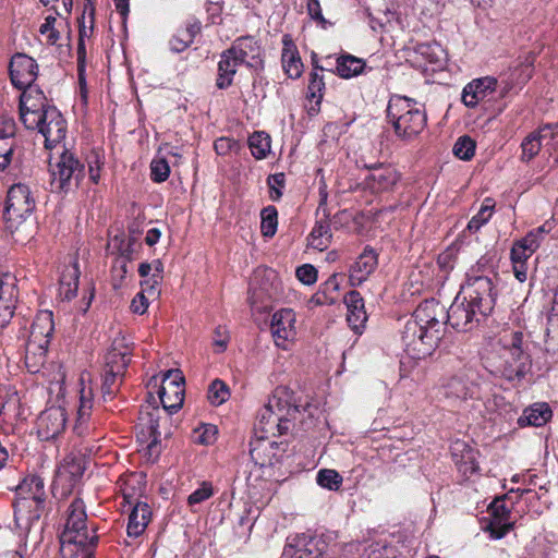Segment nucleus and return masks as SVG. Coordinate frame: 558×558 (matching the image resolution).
Listing matches in <instances>:
<instances>
[{"mask_svg": "<svg viewBox=\"0 0 558 558\" xmlns=\"http://www.w3.org/2000/svg\"><path fill=\"white\" fill-rule=\"evenodd\" d=\"M497 274L494 270L493 259L482 256L475 265L466 272L465 283L462 286V293L484 295V307L488 308L493 299L497 296L495 280Z\"/></svg>", "mask_w": 558, "mask_h": 558, "instance_id": "6", "label": "nucleus"}, {"mask_svg": "<svg viewBox=\"0 0 558 558\" xmlns=\"http://www.w3.org/2000/svg\"><path fill=\"white\" fill-rule=\"evenodd\" d=\"M84 468L75 458L65 459L64 464L59 470V476L69 475L73 482L83 475Z\"/></svg>", "mask_w": 558, "mask_h": 558, "instance_id": "54", "label": "nucleus"}, {"mask_svg": "<svg viewBox=\"0 0 558 558\" xmlns=\"http://www.w3.org/2000/svg\"><path fill=\"white\" fill-rule=\"evenodd\" d=\"M56 24L57 17L50 14L45 17V22L39 27V33L46 37L48 45H56L60 39V31Z\"/></svg>", "mask_w": 558, "mask_h": 558, "instance_id": "50", "label": "nucleus"}, {"mask_svg": "<svg viewBox=\"0 0 558 558\" xmlns=\"http://www.w3.org/2000/svg\"><path fill=\"white\" fill-rule=\"evenodd\" d=\"M130 348L124 343V339H116L111 349L106 355V372L123 375L130 362Z\"/></svg>", "mask_w": 558, "mask_h": 558, "instance_id": "26", "label": "nucleus"}, {"mask_svg": "<svg viewBox=\"0 0 558 558\" xmlns=\"http://www.w3.org/2000/svg\"><path fill=\"white\" fill-rule=\"evenodd\" d=\"M161 280L158 278V274H151L146 280L142 282L143 291L141 293H147L150 296H157L159 294L158 286Z\"/></svg>", "mask_w": 558, "mask_h": 558, "instance_id": "62", "label": "nucleus"}, {"mask_svg": "<svg viewBox=\"0 0 558 558\" xmlns=\"http://www.w3.org/2000/svg\"><path fill=\"white\" fill-rule=\"evenodd\" d=\"M213 495V488L210 484L203 483L199 488L194 490L187 498L189 505L201 504L208 499Z\"/></svg>", "mask_w": 558, "mask_h": 558, "instance_id": "57", "label": "nucleus"}, {"mask_svg": "<svg viewBox=\"0 0 558 558\" xmlns=\"http://www.w3.org/2000/svg\"><path fill=\"white\" fill-rule=\"evenodd\" d=\"M270 137L265 132H254L248 137V147L256 159H264L270 151Z\"/></svg>", "mask_w": 558, "mask_h": 558, "instance_id": "41", "label": "nucleus"}, {"mask_svg": "<svg viewBox=\"0 0 558 558\" xmlns=\"http://www.w3.org/2000/svg\"><path fill=\"white\" fill-rule=\"evenodd\" d=\"M37 63L33 58L24 53L14 54L9 66L12 84L19 89L33 86L37 77Z\"/></svg>", "mask_w": 558, "mask_h": 558, "instance_id": "18", "label": "nucleus"}, {"mask_svg": "<svg viewBox=\"0 0 558 558\" xmlns=\"http://www.w3.org/2000/svg\"><path fill=\"white\" fill-rule=\"evenodd\" d=\"M35 199L27 185L13 184L7 195L4 220L7 229L13 234L26 229L32 223Z\"/></svg>", "mask_w": 558, "mask_h": 558, "instance_id": "5", "label": "nucleus"}, {"mask_svg": "<svg viewBox=\"0 0 558 558\" xmlns=\"http://www.w3.org/2000/svg\"><path fill=\"white\" fill-rule=\"evenodd\" d=\"M369 174L365 178V185L374 193L390 191L399 181L400 175L391 166H369Z\"/></svg>", "mask_w": 558, "mask_h": 558, "instance_id": "20", "label": "nucleus"}, {"mask_svg": "<svg viewBox=\"0 0 558 558\" xmlns=\"http://www.w3.org/2000/svg\"><path fill=\"white\" fill-rule=\"evenodd\" d=\"M291 418H294V415H286L282 417H272V418H270L269 424H266V421H265L264 424H259V426L266 433L274 434V430L277 429L279 435H284L290 429Z\"/></svg>", "mask_w": 558, "mask_h": 558, "instance_id": "51", "label": "nucleus"}, {"mask_svg": "<svg viewBox=\"0 0 558 558\" xmlns=\"http://www.w3.org/2000/svg\"><path fill=\"white\" fill-rule=\"evenodd\" d=\"M558 140V122L555 124H545L537 131L530 133L522 142V159L531 160L541 148L546 147L551 153L553 143Z\"/></svg>", "mask_w": 558, "mask_h": 558, "instance_id": "14", "label": "nucleus"}, {"mask_svg": "<svg viewBox=\"0 0 558 558\" xmlns=\"http://www.w3.org/2000/svg\"><path fill=\"white\" fill-rule=\"evenodd\" d=\"M17 278L5 271L0 274V328H3L13 317L17 302Z\"/></svg>", "mask_w": 558, "mask_h": 558, "instance_id": "17", "label": "nucleus"}, {"mask_svg": "<svg viewBox=\"0 0 558 558\" xmlns=\"http://www.w3.org/2000/svg\"><path fill=\"white\" fill-rule=\"evenodd\" d=\"M311 245L320 251L325 250L330 243L331 231L327 220L316 222L311 232Z\"/></svg>", "mask_w": 558, "mask_h": 558, "instance_id": "42", "label": "nucleus"}, {"mask_svg": "<svg viewBox=\"0 0 558 558\" xmlns=\"http://www.w3.org/2000/svg\"><path fill=\"white\" fill-rule=\"evenodd\" d=\"M523 333L513 331L502 338L505 350L509 353L511 361H506L501 374L508 380L521 379L530 368L529 355L522 349Z\"/></svg>", "mask_w": 558, "mask_h": 558, "instance_id": "9", "label": "nucleus"}, {"mask_svg": "<svg viewBox=\"0 0 558 558\" xmlns=\"http://www.w3.org/2000/svg\"><path fill=\"white\" fill-rule=\"evenodd\" d=\"M296 316L291 308L277 311L271 318V332L278 347L286 348L287 342L296 336Z\"/></svg>", "mask_w": 558, "mask_h": 558, "instance_id": "19", "label": "nucleus"}, {"mask_svg": "<svg viewBox=\"0 0 558 558\" xmlns=\"http://www.w3.org/2000/svg\"><path fill=\"white\" fill-rule=\"evenodd\" d=\"M44 480L38 475L26 477L17 488L19 498L14 502V515L16 520H37L44 507L46 494Z\"/></svg>", "mask_w": 558, "mask_h": 558, "instance_id": "8", "label": "nucleus"}, {"mask_svg": "<svg viewBox=\"0 0 558 558\" xmlns=\"http://www.w3.org/2000/svg\"><path fill=\"white\" fill-rule=\"evenodd\" d=\"M515 243L521 244L523 250H526L527 253L534 254L536 250L539 247L541 242L537 240L535 234L529 232L521 240L515 241Z\"/></svg>", "mask_w": 558, "mask_h": 558, "instance_id": "64", "label": "nucleus"}, {"mask_svg": "<svg viewBox=\"0 0 558 558\" xmlns=\"http://www.w3.org/2000/svg\"><path fill=\"white\" fill-rule=\"evenodd\" d=\"M387 122L401 140L416 137L425 128L427 117L424 106L416 100L395 95L390 97L386 109Z\"/></svg>", "mask_w": 558, "mask_h": 558, "instance_id": "4", "label": "nucleus"}, {"mask_svg": "<svg viewBox=\"0 0 558 558\" xmlns=\"http://www.w3.org/2000/svg\"><path fill=\"white\" fill-rule=\"evenodd\" d=\"M340 289V280L337 274L331 275L322 286L319 291L314 295L317 304L330 305L338 300Z\"/></svg>", "mask_w": 558, "mask_h": 558, "instance_id": "38", "label": "nucleus"}, {"mask_svg": "<svg viewBox=\"0 0 558 558\" xmlns=\"http://www.w3.org/2000/svg\"><path fill=\"white\" fill-rule=\"evenodd\" d=\"M531 75V64H525L515 68L509 78L501 80L500 83L492 76L473 80L464 86L461 99L466 107L474 108L482 101L496 99L497 93L500 98H504L514 87L525 84Z\"/></svg>", "mask_w": 558, "mask_h": 558, "instance_id": "3", "label": "nucleus"}, {"mask_svg": "<svg viewBox=\"0 0 558 558\" xmlns=\"http://www.w3.org/2000/svg\"><path fill=\"white\" fill-rule=\"evenodd\" d=\"M307 13L317 23H319L323 27L326 26L327 21L325 20L319 0H307Z\"/></svg>", "mask_w": 558, "mask_h": 558, "instance_id": "60", "label": "nucleus"}, {"mask_svg": "<svg viewBox=\"0 0 558 558\" xmlns=\"http://www.w3.org/2000/svg\"><path fill=\"white\" fill-rule=\"evenodd\" d=\"M122 375L106 372L101 383V398L105 402L112 400L119 389L118 378Z\"/></svg>", "mask_w": 558, "mask_h": 558, "instance_id": "49", "label": "nucleus"}, {"mask_svg": "<svg viewBox=\"0 0 558 558\" xmlns=\"http://www.w3.org/2000/svg\"><path fill=\"white\" fill-rule=\"evenodd\" d=\"M53 328L52 313H39L32 324L28 341L48 345Z\"/></svg>", "mask_w": 558, "mask_h": 558, "instance_id": "27", "label": "nucleus"}, {"mask_svg": "<svg viewBox=\"0 0 558 558\" xmlns=\"http://www.w3.org/2000/svg\"><path fill=\"white\" fill-rule=\"evenodd\" d=\"M284 184V174L276 173L268 178V185L271 190V198L277 201L281 197L282 193L279 187H282Z\"/></svg>", "mask_w": 558, "mask_h": 558, "instance_id": "61", "label": "nucleus"}, {"mask_svg": "<svg viewBox=\"0 0 558 558\" xmlns=\"http://www.w3.org/2000/svg\"><path fill=\"white\" fill-rule=\"evenodd\" d=\"M230 397L228 385L220 380L215 379L208 388V400L213 405H220L226 402Z\"/></svg>", "mask_w": 558, "mask_h": 558, "instance_id": "46", "label": "nucleus"}, {"mask_svg": "<svg viewBox=\"0 0 558 558\" xmlns=\"http://www.w3.org/2000/svg\"><path fill=\"white\" fill-rule=\"evenodd\" d=\"M50 175L51 190L68 193L80 186L85 166L73 153L63 149L56 162H50Z\"/></svg>", "mask_w": 558, "mask_h": 558, "instance_id": "7", "label": "nucleus"}, {"mask_svg": "<svg viewBox=\"0 0 558 558\" xmlns=\"http://www.w3.org/2000/svg\"><path fill=\"white\" fill-rule=\"evenodd\" d=\"M214 148L218 155H227L231 151H238L240 144L238 141L230 137H220L215 141Z\"/></svg>", "mask_w": 558, "mask_h": 558, "instance_id": "55", "label": "nucleus"}, {"mask_svg": "<svg viewBox=\"0 0 558 558\" xmlns=\"http://www.w3.org/2000/svg\"><path fill=\"white\" fill-rule=\"evenodd\" d=\"M365 62L351 54H343L336 59V69L339 76L351 78L362 73Z\"/></svg>", "mask_w": 558, "mask_h": 558, "instance_id": "39", "label": "nucleus"}, {"mask_svg": "<svg viewBox=\"0 0 558 558\" xmlns=\"http://www.w3.org/2000/svg\"><path fill=\"white\" fill-rule=\"evenodd\" d=\"M196 433H199L197 436V441L199 444L209 445L216 439L217 428L211 424H206L197 429Z\"/></svg>", "mask_w": 558, "mask_h": 558, "instance_id": "58", "label": "nucleus"}, {"mask_svg": "<svg viewBox=\"0 0 558 558\" xmlns=\"http://www.w3.org/2000/svg\"><path fill=\"white\" fill-rule=\"evenodd\" d=\"M377 254L373 248L365 247L350 269L351 286L362 284L377 268Z\"/></svg>", "mask_w": 558, "mask_h": 558, "instance_id": "24", "label": "nucleus"}, {"mask_svg": "<svg viewBox=\"0 0 558 558\" xmlns=\"http://www.w3.org/2000/svg\"><path fill=\"white\" fill-rule=\"evenodd\" d=\"M324 88L325 83L323 75L317 72H313L308 84V97L315 99L316 105H319L322 101Z\"/></svg>", "mask_w": 558, "mask_h": 558, "instance_id": "53", "label": "nucleus"}, {"mask_svg": "<svg viewBox=\"0 0 558 558\" xmlns=\"http://www.w3.org/2000/svg\"><path fill=\"white\" fill-rule=\"evenodd\" d=\"M184 377L179 369H169L162 379L158 391L160 402L165 411L170 414L182 408L184 401Z\"/></svg>", "mask_w": 558, "mask_h": 558, "instance_id": "12", "label": "nucleus"}, {"mask_svg": "<svg viewBox=\"0 0 558 558\" xmlns=\"http://www.w3.org/2000/svg\"><path fill=\"white\" fill-rule=\"evenodd\" d=\"M477 385L466 375H457L442 387V393L448 399L466 400L477 396Z\"/></svg>", "mask_w": 558, "mask_h": 558, "instance_id": "25", "label": "nucleus"}, {"mask_svg": "<svg viewBox=\"0 0 558 558\" xmlns=\"http://www.w3.org/2000/svg\"><path fill=\"white\" fill-rule=\"evenodd\" d=\"M229 342V332L226 327L218 326L214 331V344L218 352H223Z\"/></svg>", "mask_w": 558, "mask_h": 558, "instance_id": "59", "label": "nucleus"}, {"mask_svg": "<svg viewBox=\"0 0 558 558\" xmlns=\"http://www.w3.org/2000/svg\"><path fill=\"white\" fill-rule=\"evenodd\" d=\"M201 26L198 23L189 24L185 28L179 29L178 33L170 39V49L174 52L185 50L194 40L195 35L199 32Z\"/></svg>", "mask_w": 558, "mask_h": 558, "instance_id": "40", "label": "nucleus"}, {"mask_svg": "<svg viewBox=\"0 0 558 558\" xmlns=\"http://www.w3.org/2000/svg\"><path fill=\"white\" fill-rule=\"evenodd\" d=\"M66 411L62 407H50L37 418V434L41 440H51L61 435L66 427Z\"/></svg>", "mask_w": 558, "mask_h": 558, "instance_id": "16", "label": "nucleus"}, {"mask_svg": "<svg viewBox=\"0 0 558 558\" xmlns=\"http://www.w3.org/2000/svg\"><path fill=\"white\" fill-rule=\"evenodd\" d=\"M80 279L77 263L68 266L61 275L59 294L63 300H71L76 295Z\"/></svg>", "mask_w": 558, "mask_h": 558, "instance_id": "37", "label": "nucleus"}, {"mask_svg": "<svg viewBox=\"0 0 558 558\" xmlns=\"http://www.w3.org/2000/svg\"><path fill=\"white\" fill-rule=\"evenodd\" d=\"M551 417V410L546 403H535L531 408L524 410L522 416L519 417V425L525 426H543Z\"/></svg>", "mask_w": 558, "mask_h": 558, "instance_id": "35", "label": "nucleus"}, {"mask_svg": "<svg viewBox=\"0 0 558 558\" xmlns=\"http://www.w3.org/2000/svg\"><path fill=\"white\" fill-rule=\"evenodd\" d=\"M494 207L495 202L492 198H485L478 213L469 221L468 229L472 232L478 231L490 219Z\"/></svg>", "mask_w": 558, "mask_h": 558, "instance_id": "43", "label": "nucleus"}, {"mask_svg": "<svg viewBox=\"0 0 558 558\" xmlns=\"http://www.w3.org/2000/svg\"><path fill=\"white\" fill-rule=\"evenodd\" d=\"M296 277L301 282L312 284L317 280V270L314 266L305 264L298 267Z\"/></svg>", "mask_w": 558, "mask_h": 558, "instance_id": "56", "label": "nucleus"}, {"mask_svg": "<svg viewBox=\"0 0 558 558\" xmlns=\"http://www.w3.org/2000/svg\"><path fill=\"white\" fill-rule=\"evenodd\" d=\"M151 180L157 183L166 181L170 173V167L166 159H154L150 163Z\"/></svg>", "mask_w": 558, "mask_h": 558, "instance_id": "52", "label": "nucleus"}, {"mask_svg": "<svg viewBox=\"0 0 558 558\" xmlns=\"http://www.w3.org/2000/svg\"><path fill=\"white\" fill-rule=\"evenodd\" d=\"M281 558H331L322 536L295 535L288 538Z\"/></svg>", "mask_w": 558, "mask_h": 558, "instance_id": "10", "label": "nucleus"}, {"mask_svg": "<svg viewBox=\"0 0 558 558\" xmlns=\"http://www.w3.org/2000/svg\"><path fill=\"white\" fill-rule=\"evenodd\" d=\"M344 303L348 308L347 322L350 328L361 335L367 320L363 298L360 292L352 290L345 294Z\"/></svg>", "mask_w": 558, "mask_h": 558, "instance_id": "23", "label": "nucleus"}, {"mask_svg": "<svg viewBox=\"0 0 558 558\" xmlns=\"http://www.w3.org/2000/svg\"><path fill=\"white\" fill-rule=\"evenodd\" d=\"M299 412V407L292 403V392L286 387H277L268 402L258 414V424L270 423L272 417H282L294 415Z\"/></svg>", "mask_w": 558, "mask_h": 558, "instance_id": "13", "label": "nucleus"}, {"mask_svg": "<svg viewBox=\"0 0 558 558\" xmlns=\"http://www.w3.org/2000/svg\"><path fill=\"white\" fill-rule=\"evenodd\" d=\"M84 376H82V388L80 390V405L77 409V421L74 426V430L78 436H83L87 432V427L84 426L85 422L90 415L93 408L94 391L90 386H85Z\"/></svg>", "mask_w": 558, "mask_h": 558, "instance_id": "30", "label": "nucleus"}, {"mask_svg": "<svg viewBox=\"0 0 558 558\" xmlns=\"http://www.w3.org/2000/svg\"><path fill=\"white\" fill-rule=\"evenodd\" d=\"M20 96V119L28 130H36L40 122L41 113L47 108H53L47 104L45 94L37 87L28 86L22 88Z\"/></svg>", "mask_w": 558, "mask_h": 558, "instance_id": "11", "label": "nucleus"}, {"mask_svg": "<svg viewBox=\"0 0 558 558\" xmlns=\"http://www.w3.org/2000/svg\"><path fill=\"white\" fill-rule=\"evenodd\" d=\"M317 484L329 490H338L342 484V476L335 470L323 469L317 473Z\"/></svg>", "mask_w": 558, "mask_h": 558, "instance_id": "47", "label": "nucleus"}, {"mask_svg": "<svg viewBox=\"0 0 558 558\" xmlns=\"http://www.w3.org/2000/svg\"><path fill=\"white\" fill-rule=\"evenodd\" d=\"M532 255H533L532 253H527L526 250H523L521 244H518L515 242H514V244L511 248V253H510L511 262L512 263H521V264H526L527 259Z\"/></svg>", "mask_w": 558, "mask_h": 558, "instance_id": "63", "label": "nucleus"}, {"mask_svg": "<svg viewBox=\"0 0 558 558\" xmlns=\"http://www.w3.org/2000/svg\"><path fill=\"white\" fill-rule=\"evenodd\" d=\"M242 64L239 60H235V56L230 49L222 52L220 61L218 63V77L216 85L220 89H225L232 84L233 76L236 73L238 65Z\"/></svg>", "mask_w": 558, "mask_h": 558, "instance_id": "32", "label": "nucleus"}, {"mask_svg": "<svg viewBox=\"0 0 558 558\" xmlns=\"http://www.w3.org/2000/svg\"><path fill=\"white\" fill-rule=\"evenodd\" d=\"M36 130L45 137L46 148H51L64 140L66 122L56 107L47 108L44 113H41L40 122L38 126H36Z\"/></svg>", "mask_w": 558, "mask_h": 558, "instance_id": "15", "label": "nucleus"}, {"mask_svg": "<svg viewBox=\"0 0 558 558\" xmlns=\"http://www.w3.org/2000/svg\"><path fill=\"white\" fill-rule=\"evenodd\" d=\"M21 415V400L13 388L0 387V416L4 421L16 420Z\"/></svg>", "mask_w": 558, "mask_h": 558, "instance_id": "33", "label": "nucleus"}, {"mask_svg": "<svg viewBox=\"0 0 558 558\" xmlns=\"http://www.w3.org/2000/svg\"><path fill=\"white\" fill-rule=\"evenodd\" d=\"M229 49L242 64L257 68L262 63L260 48L251 36L238 38Z\"/></svg>", "mask_w": 558, "mask_h": 558, "instance_id": "22", "label": "nucleus"}, {"mask_svg": "<svg viewBox=\"0 0 558 558\" xmlns=\"http://www.w3.org/2000/svg\"><path fill=\"white\" fill-rule=\"evenodd\" d=\"M151 518L150 507L146 502L138 501L133 507L128 522V535L138 537L146 530Z\"/></svg>", "mask_w": 558, "mask_h": 558, "instance_id": "28", "label": "nucleus"}, {"mask_svg": "<svg viewBox=\"0 0 558 558\" xmlns=\"http://www.w3.org/2000/svg\"><path fill=\"white\" fill-rule=\"evenodd\" d=\"M451 454L456 464L464 474H473L477 471L475 451L464 441H456L451 447Z\"/></svg>", "mask_w": 558, "mask_h": 558, "instance_id": "31", "label": "nucleus"}, {"mask_svg": "<svg viewBox=\"0 0 558 558\" xmlns=\"http://www.w3.org/2000/svg\"><path fill=\"white\" fill-rule=\"evenodd\" d=\"M159 409L154 408L151 411L141 412V426H142V434L145 436L147 434L148 436V449L153 451L157 445L160 441L161 433L158 430L159 424Z\"/></svg>", "mask_w": 558, "mask_h": 558, "instance_id": "34", "label": "nucleus"}, {"mask_svg": "<svg viewBox=\"0 0 558 558\" xmlns=\"http://www.w3.org/2000/svg\"><path fill=\"white\" fill-rule=\"evenodd\" d=\"M493 299L488 308L484 307V295L460 293L449 310L445 311L439 302L425 300L407 320L402 330V343L407 354L414 359H424L437 347L444 328V319L458 331H469L489 315L495 306Z\"/></svg>", "mask_w": 558, "mask_h": 558, "instance_id": "1", "label": "nucleus"}, {"mask_svg": "<svg viewBox=\"0 0 558 558\" xmlns=\"http://www.w3.org/2000/svg\"><path fill=\"white\" fill-rule=\"evenodd\" d=\"M416 52L430 64H440L445 59V51L436 43H424L416 47Z\"/></svg>", "mask_w": 558, "mask_h": 558, "instance_id": "44", "label": "nucleus"}, {"mask_svg": "<svg viewBox=\"0 0 558 558\" xmlns=\"http://www.w3.org/2000/svg\"><path fill=\"white\" fill-rule=\"evenodd\" d=\"M96 529L87 525L85 505L74 498L65 511L64 529L60 535V553L63 558H94L97 545Z\"/></svg>", "mask_w": 558, "mask_h": 558, "instance_id": "2", "label": "nucleus"}, {"mask_svg": "<svg viewBox=\"0 0 558 558\" xmlns=\"http://www.w3.org/2000/svg\"><path fill=\"white\" fill-rule=\"evenodd\" d=\"M476 144L470 136H461L453 146V154L462 160H470L475 153Z\"/></svg>", "mask_w": 558, "mask_h": 558, "instance_id": "48", "label": "nucleus"}, {"mask_svg": "<svg viewBox=\"0 0 558 558\" xmlns=\"http://www.w3.org/2000/svg\"><path fill=\"white\" fill-rule=\"evenodd\" d=\"M282 43V68L289 77L298 78L302 74L303 63L301 61L296 47L288 36L283 37Z\"/></svg>", "mask_w": 558, "mask_h": 558, "instance_id": "29", "label": "nucleus"}, {"mask_svg": "<svg viewBox=\"0 0 558 558\" xmlns=\"http://www.w3.org/2000/svg\"><path fill=\"white\" fill-rule=\"evenodd\" d=\"M48 345L27 341L25 350V366L32 374H36L45 365Z\"/></svg>", "mask_w": 558, "mask_h": 558, "instance_id": "36", "label": "nucleus"}, {"mask_svg": "<svg viewBox=\"0 0 558 558\" xmlns=\"http://www.w3.org/2000/svg\"><path fill=\"white\" fill-rule=\"evenodd\" d=\"M260 230L264 236L275 235L278 226V211L275 206H267L260 213Z\"/></svg>", "mask_w": 558, "mask_h": 558, "instance_id": "45", "label": "nucleus"}, {"mask_svg": "<svg viewBox=\"0 0 558 558\" xmlns=\"http://www.w3.org/2000/svg\"><path fill=\"white\" fill-rule=\"evenodd\" d=\"M493 521L488 525L492 537L502 538L511 529L512 523L509 522L510 510L506 506L505 497L496 498L489 506Z\"/></svg>", "mask_w": 558, "mask_h": 558, "instance_id": "21", "label": "nucleus"}]
</instances>
